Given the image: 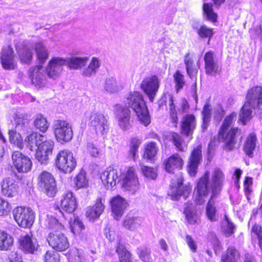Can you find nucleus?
Returning a JSON list of instances; mask_svg holds the SVG:
<instances>
[{
  "label": "nucleus",
  "mask_w": 262,
  "mask_h": 262,
  "mask_svg": "<svg viewBox=\"0 0 262 262\" xmlns=\"http://www.w3.org/2000/svg\"><path fill=\"white\" fill-rule=\"evenodd\" d=\"M223 179L222 171L219 168H216L212 173L211 180L209 172L206 171L200 179L197 184L198 196L195 201L199 205L204 203L205 197L212 190L211 196L206 208L207 218L211 222L217 221L216 202L214 199L221 190Z\"/></svg>",
  "instance_id": "f257e3e1"
},
{
  "label": "nucleus",
  "mask_w": 262,
  "mask_h": 262,
  "mask_svg": "<svg viewBox=\"0 0 262 262\" xmlns=\"http://www.w3.org/2000/svg\"><path fill=\"white\" fill-rule=\"evenodd\" d=\"M126 105L136 113L138 121L147 126L150 123V118L142 95L138 91L130 92L124 97Z\"/></svg>",
  "instance_id": "f03ea898"
},
{
  "label": "nucleus",
  "mask_w": 262,
  "mask_h": 262,
  "mask_svg": "<svg viewBox=\"0 0 262 262\" xmlns=\"http://www.w3.org/2000/svg\"><path fill=\"white\" fill-rule=\"evenodd\" d=\"M236 114L233 113L227 116L219 131V140L224 143V148L231 150L236 143V138L241 134V130L237 127H231L236 119Z\"/></svg>",
  "instance_id": "7ed1b4c3"
},
{
  "label": "nucleus",
  "mask_w": 262,
  "mask_h": 262,
  "mask_svg": "<svg viewBox=\"0 0 262 262\" xmlns=\"http://www.w3.org/2000/svg\"><path fill=\"white\" fill-rule=\"evenodd\" d=\"M53 129L55 138L59 143L68 142L73 138L72 125L66 120H55L53 124Z\"/></svg>",
  "instance_id": "20e7f679"
},
{
  "label": "nucleus",
  "mask_w": 262,
  "mask_h": 262,
  "mask_svg": "<svg viewBox=\"0 0 262 262\" xmlns=\"http://www.w3.org/2000/svg\"><path fill=\"white\" fill-rule=\"evenodd\" d=\"M55 160L56 167L65 173L71 172L76 166L73 154L68 150L59 151Z\"/></svg>",
  "instance_id": "39448f33"
},
{
  "label": "nucleus",
  "mask_w": 262,
  "mask_h": 262,
  "mask_svg": "<svg viewBox=\"0 0 262 262\" xmlns=\"http://www.w3.org/2000/svg\"><path fill=\"white\" fill-rule=\"evenodd\" d=\"M13 216L17 224L23 228H30L35 220V214L29 207H17L13 211Z\"/></svg>",
  "instance_id": "423d86ee"
},
{
  "label": "nucleus",
  "mask_w": 262,
  "mask_h": 262,
  "mask_svg": "<svg viewBox=\"0 0 262 262\" xmlns=\"http://www.w3.org/2000/svg\"><path fill=\"white\" fill-rule=\"evenodd\" d=\"M89 124L94 128L97 134L104 135L108 131L109 125L106 117L97 111L90 113Z\"/></svg>",
  "instance_id": "0eeeda50"
},
{
  "label": "nucleus",
  "mask_w": 262,
  "mask_h": 262,
  "mask_svg": "<svg viewBox=\"0 0 262 262\" xmlns=\"http://www.w3.org/2000/svg\"><path fill=\"white\" fill-rule=\"evenodd\" d=\"M160 86V80L156 75H151L144 78L140 84V89L152 102Z\"/></svg>",
  "instance_id": "6e6552de"
},
{
  "label": "nucleus",
  "mask_w": 262,
  "mask_h": 262,
  "mask_svg": "<svg viewBox=\"0 0 262 262\" xmlns=\"http://www.w3.org/2000/svg\"><path fill=\"white\" fill-rule=\"evenodd\" d=\"M121 171L116 166L112 165L107 167L101 175L102 183L106 188H112L120 180Z\"/></svg>",
  "instance_id": "1a4fd4ad"
},
{
  "label": "nucleus",
  "mask_w": 262,
  "mask_h": 262,
  "mask_svg": "<svg viewBox=\"0 0 262 262\" xmlns=\"http://www.w3.org/2000/svg\"><path fill=\"white\" fill-rule=\"evenodd\" d=\"M38 184L50 197H53L56 192V181L53 176L47 171L42 172L38 177Z\"/></svg>",
  "instance_id": "9d476101"
},
{
  "label": "nucleus",
  "mask_w": 262,
  "mask_h": 262,
  "mask_svg": "<svg viewBox=\"0 0 262 262\" xmlns=\"http://www.w3.org/2000/svg\"><path fill=\"white\" fill-rule=\"evenodd\" d=\"M50 246L58 251H63L69 247V243L67 237L59 231L50 232L47 238Z\"/></svg>",
  "instance_id": "9b49d317"
},
{
  "label": "nucleus",
  "mask_w": 262,
  "mask_h": 262,
  "mask_svg": "<svg viewBox=\"0 0 262 262\" xmlns=\"http://www.w3.org/2000/svg\"><path fill=\"white\" fill-rule=\"evenodd\" d=\"M64 59L60 57H54L49 61L45 72L47 75L50 78L56 79L61 75L65 66Z\"/></svg>",
  "instance_id": "f8f14e48"
},
{
  "label": "nucleus",
  "mask_w": 262,
  "mask_h": 262,
  "mask_svg": "<svg viewBox=\"0 0 262 262\" xmlns=\"http://www.w3.org/2000/svg\"><path fill=\"white\" fill-rule=\"evenodd\" d=\"M42 141L36 149V158L41 164H46L49 156L52 154L54 143L52 140L47 139L46 137Z\"/></svg>",
  "instance_id": "ddd939ff"
},
{
  "label": "nucleus",
  "mask_w": 262,
  "mask_h": 262,
  "mask_svg": "<svg viewBox=\"0 0 262 262\" xmlns=\"http://www.w3.org/2000/svg\"><path fill=\"white\" fill-rule=\"evenodd\" d=\"M182 184L183 179L181 174L180 173L177 183L172 182L168 192V195L171 196L172 200H178L181 196L186 199L191 192V188L189 186H183Z\"/></svg>",
  "instance_id": "4468645a"
},
{
  "label": "nucleus",
  "mask_w": 262,
  "mask_h": 262,
  "mask_svg": "<svg viewBox=\"0 0 262 262\" xmlns=\"http://www.w3.org/2000/svg\"><path fill=\"white\" fill-rule=\"evenodd\" d=\"M123 187L132 194H134L139 188V182L135 168H128L123 181Z\"/></svg>",
  "instance_id": "2eb2a0df"
},
{
  "label": "nucleus",
  "mask_w": 262,
  "mask_h": 262,
  "mask_svg": "<svg viewBox=\"0 0 262 262\" xmlns=\"http://www.w3.org/2000/svg\"><path fill=\"white\" fill-rule=\"evenodd\" d=\"M130 111L126 107L116 105V119L118 125L123 130L129 129L132 126Z\"/></svg>",
  "instance_id": "dca6fc26"
},
{
  "label": "nucleus",
  "mask_w": 262,
  "mask_h": 262,
  "mask_svg": "<svg viewBox=\"0 0 262 262\" xmlns=\"http://www.w3.org/2000/svg\"><path fill=\"white\" fill-rule=\"evenodd\" d=\"M19 248L25 253L34 254L37 251L39 245L32 234H25L19 238Z\"/></svg>",
  "instance_id": "f3484780"
},
{
  "label": "nucleus",
  "mask_w": 262,
  "mask_h": 262,
  "mask_svg": "<svg viewBox=\"0 0 262 262\" xmlns=\"http://www.w3.org/2000/svg\"><path fill=\"white\" fill-rule=\"evenodd\" d=\"M13 163L16 169L20 172H27L30 170L32 162L29 157L19 151H15L12 155Z\"/></svg>",
  "instance_id": "a211bd4d"
},
{
  "label": "nucleus",
  "mask_w": 262,
  "mask_h": 262,
  "mask_svg": "<svg viewBox=\"0 0 262 262\" xmlns=\"http://www.w3.org/2000/svg\"><path fill=\"white\" fill-rule=\"evenodd\" d=\"M28 75L32 84L36 87L40 88L46 85L47 79L43 74L42 66H38L30 68Z\"/></svg>",
  "instance_id": "6ab92c4d"
},
{
  "label": "nucleus",
  "mask_w": 262,
  "mask_h": 262,
  "mask_svg": "<svg viewBox=\"0 0 262 262\" xmlns=\"http://www.w3.org/2000/svg\"><path fill=\"white\" fill-rule=\"evenodd\" d=\"M112 212L115 219L118 220L127 207V201L119 195L112 198L110 201Z\"/></svg>",
  "instance_id": "aec40b11"
},
{
  "label": "nucleus",
  "mask_w": 262,
  "mask_h": 262,
  "mask_svg": "<svg viewBox=\"0 0 262 262\" xmlns=\"http://www.w3.org/2000/svg\"><path fill=\"white\" fill-rule=\"evenodd\" d=\"M204 60L206 74L214 76L219 73L221 68L218 60L215 57L213 52H206L204 55Z\"/></svg>",
  "instance_id": "412c9836"
},
{
  "label": "nucleus",
  "mask_w": 262,
  "mask_h": 262,
  "mask_svg": "<svg viewBox=\"0 0 262 262\" xmlns=\"http://www.w3.org/2000/svg\"><path fill=\"white\" fill-rule=\"evenodd\" d=\"M195 127L196 121L193 115H186L182 118L180 124V132L182 135L192 138Z\"/></svg>",
  "instance_id": "4be33fe9"
},
{
  "label": "nucleus",
  "mask_w": 262,
  "mask_h": 262,
  "mask_svg": "<svg viewBox=\"0 0 262 262\" xmlns=\"http://www.w3.org/2000/svg\"><path fill=\"white\" fill-rule=\"evenodd\" d=\"M201 148V145L198 146L192 150L189 158L188 171L191 176H194L196 173L198 165L202 160Z\"/></svg>",
  "instance_id": "5701e85b"
},
{
  "label": "nucleus",
  "mask_w": 262,
  "mask_h": 262,
  "mask_svg": "<svg viewBox=\"0 0 262 262\" xmlns=\"http://www.w3.org/2000/svg\"><path fill=\"white\" fill-rule=\"evenodd\" d=\"M247 102L252 107L262 108V87L254 86L249 90L247 95Z\"/></svg>",
  "instance_id": "b1692460"
},
{
  "label": "nucleus",
  "mask_w": 262,
  "mask_h": 262,
  "mask_svg": "<svg viewBox=\"0 0 262 262\" xmlns=\"http://www.w3.org/2000/svg\"><path fill=\"white\" fill-rule=\"evenodd\" d=\"M1 61L3 67L7 70H13L16 67L14 59L13 51L10 46L3 48L1 55Z\"/></svg>",
  "instance_id": "393cba45"
},
{
  "label": "nucleus",
  "mask_w": 262,
  "mask_h": 262,
  "mask_svg": "<svg viewBox=\"0 0 262 262\" xmlns=\"http://www.w3.org/2000/svg\"><path fill=\"white\" fill-rule=\"evenodd\" d=\"M60 207L63 211L68 213L75 211L77 207V202L72 192L68 191L62 195Z\"/></svg>",
  "instance_id": "a878e982"
},
{
  "label": "nucleus",
  "mask_w": 262,
  "mask_h": 262,
  "mask_svg": "<svg viewBox=\"0 0 262 262\" xmlns=\"http://www.w3.org/2000/svg\"><path fill=\"white\" fill-rule=\"evenodd\" d=\"M105 199L104 198H97L95 204L93 207L87 208L86 216L89 220H94L98 219L103 213L105 209Z\"/></svg>",
  "instance_id": "bb28decb"
},
{
  "label": "nucleus",
  "mask_w": 262,
  "mask_h": 262,
  "mask_svg": "<svg viewBox=\"0 0 262 262\" xmlns=\"http://www.w3.org/2000/svg\"><path fill=\"white\" fill-rule=\"evenodd\" d=\"M2 192L3 195L7 197H14L18 192V186L13 179L7 178L5 179L1 184Z\"/></svg>",
  "instance_id": "cd10ccee"
},
{
  "label": "nucleus",
  "mask_w": 262,
  "mask_h": 262,
  "mask_svg": "<svg viewBox=\"0 0 262 262\" xmlns=\"http://www.w3.org/2000/svg\"><path fill=\"white\" fill-rule=\"evenodd\" d=\"M63 59L66 60L64 61L65 64L70 69L77 70L81 69L86 64L89 60V57L86 56H72L63 58Z\"/></svg>",
  "instance_id": "c85d7f7f"
},
{
  "label": "nucleus",
  "mask_w": 262,
  "mask_h": 262,
  "mask_svg": "<svg viewBox=\"0 0 262 262\" xmlns=\"http://www.w3.org/2000/svg\"><path fill=\"white\" fill-rule=\"evenodd\" d=\"M101 66L100 59L96 57H93L89 65L84 68L81 74L84 77H91L94 76L97 73Z\"/></svg>",
  "instance_id": "c756f323"
},
{
  "label": "nucleus",
  "mask_w": 262,
  "mask_h": 262,
  "mask_svg": "<svg viewBox=\"0 0 262 262\" xmlns=\"http://www.w3.org/2000/svg\"><path fill=\"white\" fill-rule=\"evenodd\" d=\"M183 164V161L178 154H175L168 158L164 162L166 170L169 172H173L176 169H180Z\"/></svg>",
  "instance_id": "7c9ffc66"
},
{
  "label": "nucleus",
  "mask_w": 262,
  "mask_h": 262,
  "mask_svg": "<svg viewBox=\"0 0 262 262\" xmlns=\"http://www.w3.org/2000/svg\"><path fill=\"white\" fill-rule=\"evenodd\" d=\"M15 130L21 134L27 132L29 129V124L27 117L23 114H16L14 117Z\"/></svg>",
  "instance_id": "2f4dec72"
},
{
  "label": "nucleus",
  "mask_w": 262,
  "mask_h": 262,
  "mask_svg": "<svg viewBox=\"0 0 262 262\" xmlns=\"http://www.w3.org/2000/svg\"><path fill=\"white\" fill-rule=\"evenodd\" d=\"M13 244L14 238L12 236L3 230H0V251L10 250Z\"/></svg>",
  "instance_id": "473e14b6"
},
{
  "label": "nucleus",
  "mask_w": 262,
  "mask_h": 262,
  "mask_svg": "<svg viewBox=\"0 0 262 262\" xmlns=\"http://www.w3.org/2000/svg\"><path fill=\"white\" fill-rule=\"evenodd\" d=\"M103 88L105 92L110 94L118 93L123 89L122 86L113 77H108L105 79Z\"/></svg>",
  "instance_id": "72a5a7b5"
},
{
  "label": "nucleus",
  "mask_w": 262,
  "mask_h": 262,
  "mask_svg": "<svg viewBox=\"0 0 262 262\" xmlns=\"http://www.w3.org/2000/svg\"><path fill=\"white\" fill-rule=\"evenodd\" d=\"M45 137L37 133H32L26 137L25 141L28 147L32 151L38 148L41 142H43Z\"/></svg>",
  "instance_id": "f704fd0d"
},
{
  "label": "nucleus",
  "mask_w": 262,
  "mask_h": 262,
  "mask_svg": "<svg viewBox=\"0 0 262 262\" xmlns=\"http://www.w3.org/2000/svg\"><path fill=\"white\" fill-rule=\"evenodd\" d=\"M257 143V138L255 134H250L245 141L244 145V150L247 155L252 157L253 151L255 150Z\"/></svg>",
  "instance_id": "c9c22d12"
},
{
  "label": "nucleus",
  "mask_w": 262,
  "mask_h": 262,
  "mask_svg": "<svg viewBox=\"0 0 262 262\" xmlns=\"http://www.w3.org/2000/svg\"><path fill=\"white\" fill-rule=\"evenodd\" d=\"M142 223L141 218L128 215L123 221V226L130 231H136L139 228Z\"/></svg>",
  "instance_id": "e433bc0d"
},
{
  "label": "nucleus",
  "mask_w": 262,
  "mask_h": 262,
  "mask_svg": "<svg viewBox=\"0 0 262 262\" xmlns=\"http://www.w3.org/2000/svg\"><path fill=\"white\" fill-rule=\"evenodd\" d=\"M36 57L40 63H43L48 58L49 53L46 46L41 42L35 44L34 47Z\"/></svg>",
  "instance_id": "4c0bfd02"
},
{
  "label": "nucleus",
  "mask_w": 262,
  "mask_h": 262,
  "mask_svg": "<svg viewBox=\"0 0 262 262\" xmlns=\"http://www.w3.org/2000/svg\"><path fill=\"white\" fill-rule=\"evenodd\" d=\"M170 140L176 146L177 150L184 151L187 149V144L184 141L182 137L177 133L172 132L170 134Z\"/></svg>",
  "instance_id": "58836bf2"
},
{
  "label": "nucleus",
  "mask_w": 262,
  "mask_h": 262,
  "mask_svg": "<svg viewBox=\"0 0 262 262\" xmlns=\"http://www.w3.org/2000/svg\"><path fill=\"white\" fill-rule=\"evenodd\" d=\"M239 254L237 250L233 247L228 248L226 253L222 255L223 262H237Z\"/></svg>",
  "instance_id": "ea45409f"
},
{
  "label": "nucleus",
  "mask_w": 262,
  "mask_h": 262,
  "mask_svg": "<svg viewBox=\"0 0 262 262\" xmlns=\"http://www.w3.org/2000/svg\"><path fill=\"white\" fill-rule=\"evenodd\" d=\"M34 125L37 129L42 133H45L49 126L46 118L41 114H38L35 117Z\"/></svg>",
  "instance_id": "a19ab883"
},
{
  "label": "nucleus",
  "mask_w": 262,
  "mask_h": 262,
  "mask_svg": "<svg viewBox=\"0 0 262 262\" xmlns=\"http://www.w3.org/2000/svg\"><path fill=\"white\" fill-rule=\"evenodd\" d=\"M184 213L185 214L186 219L187 222L190 224H198L199 222V216L196 210L192 208L186 206L184 208Z\"/></svg>",
  "instance_id": "79ce46f5"
},
{
  "label": "nucleus",
  "mask_w": 262,
  "mask_h": 262,
  "mask_svg": "<svg viewBox=\"0 0 262 262\" xmlns=\"http://www.w3.org/2000/svg\"><path fill=\"white\" fill-rule=\"evenodd\" d=\"M16 48L21 62L25 63H29L31 61L33 57V53L30 49L26 47L19 49L17 46Z\"/></svg>",
  "instance_id": "37998d69"
},
{
  "label": "nucleus",
  "mask_w": 262,
  "mask_h": 262,
  "mask_svg": "<svg viewBox=\"0 0 262 262\" xmlns=\"http://www.w3.org/2000/svg\"><path fill=\"white\" fill-rule=\"evenodd\" d=\"M255 107H252L251 104L248 102H246L244 104L241 113L239 114L240 119L244 124L245 122L250 120L252 117V109Z\"/></svg>",
  "instance_id": "c03bdc74"
},
{
  "label": "nucleus",
  "mask_w": 262,
  "mask_h": 262,
  "mask_svg": "<svg viewBox=\"0 0 262 262\" xmlns=\"http://www.w3.org/2000/svg\"><path fill=\"white\" fill-rule=\"evenodd\" d=\"M116 243V252L119 255L120 262H128V259H130L131 257L130 253L126 250L123 244H120V241Z\"/></svg>",
  "instance_id": "a18cd8bd"
},
{
  "label": "nucleus",
  "mask_w": 262,
  "mask_h": 262,
  "mask_svg": "<svg viewBox=\"0 0 262 262\" xmlns=\"http://www.w3.org/2000/svg\"><path fill=\"white\" fill-rule=\"evenodd\" d=\"M137 254L143 262H152L151 250L146 247H141L137 249Z\"/></svg>",
  "instance_id": "49530a36"
},
{
  "label": "nucleus",
  "mask_w": 262,
  "mask_h": 262,
  "mask_svg": "<svg viewBox=\"0 0 262 262\" xmlns=\"http://www.w3.org/2000/svg\"><path fill=\"white\" fill-rule=\"evenodd\" d=\"M193 29L195 30L199 35L202 38H211L213 35V32L212 29L207 27L206 25H201L200 26H193Z\"/></svg>",
  "instance_id": "de8ad7c7"
},
{
  "label": "nucleus",
  "mask_w": 262,
  "mask_h": 262,
  "mask_svg": "<svg viewBox=\"0 0 262 262\" xmlns=\"http://www.w3.org/2000/svg\"><path fill=\"white\" fill-rule=\"evenodd\" d=\"M21 134V133L16 130H10L9 132V140L10 142L16 144L20 148L23 147V138L20 135Z\"/></svg>",
  "instance_id": "09e8293b"
},
{
  "label": "nucleus",
  "mask_w": 262,
  "mask_h": 262,
  "mask_svg": "<svg viewBox=\"0 0 262 262\" xmlns=\"http://www.w3.org/2000/svg\"><path fill=\"white\" fill-rule=\"evenodd\" d=\"M165 98L168 99L166 101V102L168 103L169 106L170 110V116L171 119V121L173 123H177L178 122V117H177V113L175 108V105L173 103V98L171 94H168L166 96H165Z\"/></svg>",
  "instance_id": "8fccbe9b"
},
{
  "label": "nucleus",
  "mask_w": 262,
  "mask_h": 262,
  "mask_svg": "<svg viewBox=\"0 0 262 262\" xmlns=\"http://www.w3.org/2000/svg\"><path fill=\"white\" fill-rule=\"evenodd\" d=\"M70 225L71 230L75 235L79 234L84 228V226L82 222L77 216L74 217L73 220L70 221Z\"/></svg>",
  "instance_id": "3c124183"
},
{
  "label": "nucleus",
  "mask_w": 262,
  "mask_h": 262,
  "mask_svg": "<svg viewBox=\"0 0 262 262\" xmlns=\"http://www.w3.org/2000/svg\"><path fill=\"white\" fill-rule=\"evenodd\" d=\"M141 171L143 175L149 180H155L157 177V170L156 168L140 165Z\"/></svg>",
  "instance_id": "603ef678"
},
{
  "label": "nucleus",
  "mask_w": 262,
  "mask_h": 262,
  "mask_svg": "<svg viewBox=\"0 0 262 262\" xmlns=\"http://www.w3.org/2000/svg\"><path fill=\"white\" fill-rule=\"evenodd\" d=\"M203 124L202 127L203 130H205L208 125V123L210 121L211 117V106L208 104L206 103L205 104L203 111Z\"/></svg>",
  "instance_id": "864d4df0"
},
{
  "label": "nucleus",
  "mask_w": 262,
  "mask_h": 262,
  "mask_svg": "<svg viewBox=\"0 0 262 262\" xmlns=\"http://www.w3.org/2000/svg\"><path fill=\"white\" fill-rule=\"evenodd\" d=\"M158 148L155 142H151L148 143L145 147L144 157L147 159H151L157 154Z\"/></svg>",
  "instance_id": "5fc2aeb1"
},
{
  "label": "nucleus",
  "mask_w": 262,
  "mask_h": 262,
  "mask_svg": "<svg viewBox=\"0 0 262 262\" xmlns=\"http://www.w3.org/2000/svg\"><path fill=\"white\" fill-rule=\"evenodd\" d=\"M203 11L207 19L212 22H215L217 20V14L214 13L212 8V5L205 3L203 5Z\"/></svg>",
  "instance_id": "6e6d98bb"
},
{
  "label": "nucleus",
  "mask_w": 262,
  "mask_h": 262,
  "mask_svg": "<svg viewBox=\"0 0 262 262\" xmlns=\"http://www.w3.org/2000/svg\"><path fill=\"white\" fill-rule=\"evenodd\" d=\"M251 236L253 238H257L259 246L262 250V228L258 224H254L251 229Z\"/></svg>",
  "instance_id": "4d7b16f0"
},
{
  "label": "nucleus",
  "mask_w": 262,
  "mask_h": 262,
  "mask_svg": "<svg viewBox=\"0 0 262 262\" xmlns=\"http://www.w3.org/2000/svg\"><path fill=\"white\" fill-rule=\"evenodd\" d=\"M104 234L106 238L110 242H119L120 237L119 235L107 225L104 229Z\"/></svg>",
  "instance_id": "13d9d810"
},
{
  "label": "nucleus",
  "mask_w": 262,
  "mask_h": 262,
  "mask_svg": "<svg viewBox=\"0 0 262 262\" xmlns=\"http://www.w3.org/2000/svg\"><path fill=\"white\" fill-rule=\"evenodd\" d=\"M225 220L223 224V231L227 236L231 235L234 231V226L232 223L230 222L228 217L225 216Z\"/></svg>",
  "instance_id": "bf43d9fd"
},
{
  "label": "nucleus",
  "mask_w": 262,
  "mask_h": 262,
  "mask_svg": "<svg viewBox=\"0 0 262 262\" xmlns=\"http://www.w3.org/2000/svg\"><path fill=\"white\" fill-rule=\"evenodd\" d=\"M88 184V181L85 178V173L80 172L76 177L75 185L78 189L85 187Z\"/></svg>",
  "instance_id": "052dcab7"
},
{
  "label": "nucleus",
  "mask_w": 262,
  "mask_h": 262,
  "mask_svg": "<svg viewBox=\"0 0 262 262\" xmlns=\"http://www.w3.org/2000/svg\"><path fill=\"white\" fill-rule=\"evenodd\" d=\"M45 262H59V254L54 251H47L44 255Z\"/></svg>",
  "instance_id": "680f3d73"
},
{
  "label": "nucleus",
  "mask_w": 262,
  "mask_h": 262,
  "mask_svg": "<svg viewBox=\"0 0 262 262\" xmlns=\"http://www.w3.org/2000/svg\"><path fill=\"white\" fill-rule=\"evenodd\" d=\"M11 207L10 204L0 198V216H6L10 212Z\"/></svg>",
  "instance_id": "e2e57ef3"
},
{
  "label": "nucleus",
  "mask_w": 262,
  "mask_h": 262,
  "mask_svg": "<svg viewBox=\"0 0 262 262\" xmlns=\"http://www.w3.org/2000/svg\"><path fill=\"white\" fill-rule=\"evenodd\" d=\"M173 77L176 84V89L178 90L182 89L185 84L184 75L181 74L179 71H177L174 74Z\"/></svg>",
  "instance_id": "0e129e2a"
},
{
  "label": "nucleus",
  "mask_w": 262,
  "mask_h": 262,
  "mask_svg": "<svg viewBox=\"0 0 262 262\" xmlns=\"http://www.w3.org/2000/svg\"><path fill=\"white\" fill-rule=\"evenodd\" d=\"M48 227L49 228L55 231H59L63 229V226L59 223L56 219L51 217L49 219Z\"/></svg>",
  "instance_id": "69168bd1"
},
{
  "label": "nucleus",
  "mask_w": 262,
  "mask_h": 262,
  "mask_svg": "<svg viewBox=\"0 0 262 262\" xmlns=\"http://www.w3.org/2000/svg\"><path fill=\"white\" fill-rule=\"evenodd\" d=\"M86 150L92 157H98L100 155L99 150L93 143L89 142L87 144Z\"/></svg>",
  "instance_id": "338daca9"
},
{
  "label": "nucleus",
  "mask_w": 262,
  "mask_h": 262,
  "mask_svg": "<svg viewBox=\"0 0 262 262\" xmlns=\"http://www.w3.org/2000/svg\"><path fill=\"white\" fill-rule=\"evenodd\" d=\"M72 257L73 258V262H81L84 259L82 251L75 249L72 252Z\"/></svg>",
  "instance_id": "774afa93"
}]
</instances>
